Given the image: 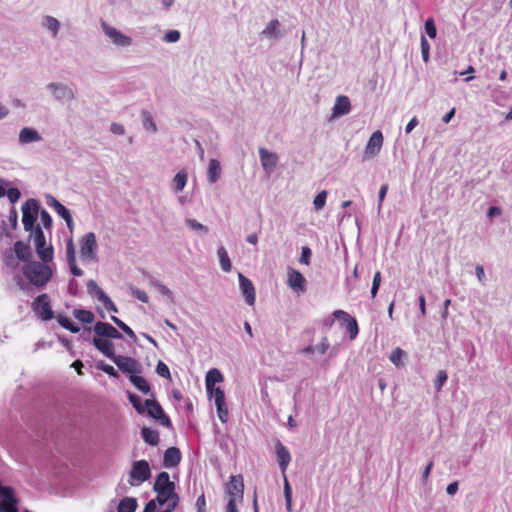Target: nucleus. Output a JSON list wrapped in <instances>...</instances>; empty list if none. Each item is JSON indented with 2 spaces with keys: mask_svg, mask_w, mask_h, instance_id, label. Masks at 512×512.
Here are the masks:
<instances>
[{
  "mask_svg": "<svg viewBox=\"0 0 512 512\" xmlns=\"http://www.w3.org/2000/svg\"><path fill=\"white\" fill-rule=\"evenodd\" d=\"M181 461V452L177 447H169L163 456V466L173 468L179 465Z\"/></svg>",
  "mask_w": 512,
  "mask_h": 512,
  "instance_id": "24",
  "label": "nucleus"
},
{
  "mask_svg": "<svg viewBox=\"0 0 512 512\" xmlns=\"http://www.w3.org/2000/svg\"><path fill=\"white\" fill-rule=\"evenodd\" d=\"M153 491L156 493V501L160 506H178L180 496L176 492V484L170 480L167 472H160L156 476Z\"/></svg>",
  "mask_w": 512,
  "mask_h": 512,
  "instance_id": "1",
  "label": "nucleus"
},
{
  "mask_svg": "<svg viewBox=\"0 0 512 512\" xmlns=\"http://www.w3.org/2000/svg\"><path fill=\"white\" fill-rule=\"evenodd\" d=\"M68 263V266H69V270L71 272L72 275L74 276H77V277H80L83 275V271L82 269H80L77 264H76V260L75 261H72V262H67Z\"/></svg>",
  "mask_w": 512,
  "mask_h": 512,
  "instance_id": "59",
  "label": "nucleus"
},
{
  "mask_svg": "<svg viewBox=\"0 0 512 512\" xmlns=\"http://www.w3.org/2000/svg\"><path fill=\"white\" fill-rule=\"evenodd\" d=\"M448 375L447 372L444 370H439L436 376V379L434 380V388L437 392H440L447 382Z\"/></svg>",
  "mask_w": 512,
  "mask_h": 512,
  "instance_id": "43",
  "label": "nucleus"
},
{
  "mask_svg": "<svg viewBox=\"0 0 512 512\" xmlns=\"http://www.w3.org/2000/svg\"><path fill=\"white\" fill-rule=\"evenodd\" d=\"M66 260L67 262L76 260V250L72 238H70L66 243Z\"/></svg>",
  "mask_w": 512,
  "mask_h": 512,
  "instance_id": "49",
  "label": "nucleus"
},
{
  "mask_svg": "<svg viewBox=\"0 0 512 512\" xmlns=\"http://www.w3.org/2000/svg\"><path fill=\"white\" fill-rule=\"evenodd\" d=\"M130 291H131V294L137 298L138 300H140L141 302L143 303H148L149 302V297L148 295L146 294L145 291L143 290H140L134 286H130L129 287Z\"/></svg>",
  "mask_w": 512,
  "mask_h": 512,
  "instance_id": "51",
  "label": "nucleus"
},
{
  "mask_svg": "<svg viewBox=\"0 0 512 512\" xmlns=\"http://www.w3.org/2000/svg\"><path fill=\"white\" fill-rule=\"evenodd\" d=\"M141 120H142L143 128L146 131H149L151 133L157 132V125L154 121L152 114L149 111L143 110L141 112Z\"/></svg>",
  "mask_w": 512,
  "mask_h": 512,
  "instance_id": "35",
  "label": "nucleus"
},
{
  "mask_svg": "<svg viewBox=\"0 0 512 512\" xmlns=\"http://www.w3.org/2000/svg\"><path fill=\"white\" fill-rule=\"evenodd\" d=\"M382 145H383V134L380 130H377L372 133V135L370 136V138L366 144L365 152H364L365 158L369 159V158L376 156L380 152Z\"/></svg>",
  "mask_w": 512,
  "mask_h": 512,
  "instance_id": "14",
  "label": "nucleus"
},
{
  "mask_svg": "<svg viewBox=\"0 0 512 512\" xmlns=\"http://www.w3.org/2000/svg\"><path fill=\"white\" fill-rule=\"evenodd\" d=\"M151 477V469L148 461H134L129 472L128 482L131 486H139Z\"/></svg>",
  "mask_w": 512,
  "mask_h": 512,
  "instance_id": "6",
  "label": "nucleus"
},
{
  "mask_svg": "<svg viewBox=\"0 0 512 512\" xmlns=\"http://www.w3.org/2000/svg\"><path fill=\"white\" fill-rule=\"evenodd\" d=\"M188 181V173L183 169L176 173L172 180V190L175 193L183 191Z\"/></svg>",
  "mask_w": 512,
  "mask_h": 512,
  "instance_id": "27",
  "label": "nucleus"
},
{
  "mask_svg": "<svg viewBox=\"0 0 512 512\" xmlns=\"http://www.w3.org/2000/svg\"><path fill=\"white\" fill-rule=\"evenodd\" d=\"M14 251L17 258L22 262H31L32 252L28 244L22 241H16L14 244Z\"/></svg>",
  "mask_w": 512,
  "mask_h": 512,
  "instance_id": "26",
  "label": "nucleus"
},
{
  "mask_svg": "<svg viewBox=\"0 0 512 512\" xmlns=\"http://www.w3.org/2000/svg\"><path fill=\"white\" fill-rule=\"evenodd\" d=\"M159 293H161L163 296H166L168 297L170 300H173V293L172 291L167 287L165 286L163 283H161L160 285H158V287L156 288Z\"/></svg>",
  "mask_w": 512,
  "mask_h": 512,
  "instance_id": "63",
  "label": "nucleus"
},
{
  "mask_svg": "<svg viewBox=\"0 0 512 512\" xmlns=\"http://www.w3.org/2000/svg\"><path fill=\"white\" fill-rule=\"evenodd\" d=\"M57 322L64 328L69 330L71 333H78L80 331V327L72 322L67 316L62 314H58Z\"/></svg>",
  "mask_w": 512,
  "mask_h": 512,
  "instance_id": "39",
  "label": "nucleus"
},
{
  "mask_svg": "<svg viewBox=\"0 0 512 512\" xmlns=\"http://www.w3.org/2000/svg\"><path fill=\"white\" fill-rule=\"evenodd\" d=\"M92 344L99 352H101L110 360H113L116 357L114 344L110 341V339H105L96 335L92 339Z\"/></svg>",
  "mask_w": 512,
  "mask_h": 512,
  "instance_id": "18",
  "label": "nucleus"
},
{
  "mask_svg": "<svg viewBox=\"0 0 512 512\" xmlns=\"http://www.w3.org/2000/svg\"><path fill=\"white\" fill-rule=\"evenodd\" d=\"M9 222L11 223V226L13 229H16L18 226V213L15 208H12L9 213Z\"/></svg>",
  "mask_w": 512,
  "mask_h": 512,
  "instance_id": "60",
  "label": "nucleus"
},
{
  "mask_svg": "<svg viewBox=\"0 0 512 512\" xmlns=\"http://www.w3.org/2000/svg\"><path fill=\"white\" fill-rule=\"evenodd\" d=\"M218 418L222 423H226L229 418L228 408L226 406V402L222 404L216 405Z\"/></svg>",
  "mask_w": 512,
  "mask_h": 512,
  "instance_id": "50",
  "label": "nucleus"
},
{
  "mask_svg": "<svg viewBox=\"0 0 512 512\" xmlns=\"http://www.w3.org/2000/svg\"><path fill=\"white\" fill-rule=\"evenodd\" d=\"M48 263L32 261L25 264L22 268L25 278L38 289L44 288L53 277V270Z\"/></svg>",
  "mask_w": 512,
  "mask_h": 512,
  "instance_id": "2",
  "label": "nucleus"
},
{
  "mask_svg": "<svg viewBox=\"0 0 512 512\" xmlns=\"http://www.w3.org/2000/svg\"><path fill=\"white\" fill-rule=\"evenodd\" d=\"M351 111V102L350 99L345 95H340L336 98L332 116L334 118H338L348 114Z\"/></svg>",
  "mask_w": 512,
  "mask_h": 512,
  "instance_id": "23",
  "label": "nucleus"
},
{
  "mask_svg": "<svg viewBox=\"0 0 512 512\" xmlns=\"http://www.w3.org/2000/svg\"><path fill=\"white\" fill-rule=\"evenodd\" d=\"M42 26L51 32L52 37H56L60 29V22L55 17L47 15L43 18Z\"/></svg>",
  "mask_w": 512,
  "mask_h": 512,
  "instance_id": "34",
  "label": "nucleus"
},
{
  "mask_svg": "<svg viewBox=\"0 0 512 512\" xmlns=\"http://www.w3.org/2000/svg\"><path fill=\"white\" fill-rule=\"evenodd\" d=\"M157 505H159L155 499L148 501L142 512H156Z\"/></svg>",
  "mask_w": 512,
  "mask_h": 512,
  "instance_id": "64",
  "label": "nucleus"
},
{
  "mask_svg": "<svg viewBox=\"0 0 512 512\" xmlns=\"http://www.w3.org/2000/svg\"><path fill=\"white\" fill-rule=\"evenodd\" d=\"M80 245V259L84 264L98 262L97 249L98 244L96 241L95 233H86L79 240Z\"/></svg>",
  "mask_w": 512,
  "mask_h": 512,
  "instance_id": "3",
  "label": "nucleus"
},
{
  "mask_svg": "<svg viewBox=\"0 0 512 512\" xmlns=\"http://www.w3.org/2000/svg\"><path fill=\"white\" fill-rule=\"evenodd\" d=\"M332 315L340 321L341 327L348 332L350 340H354L359 333L357 320L344 310H335Z\"/></svg>",
  "mask_w": 512,
  "mask_h": 512,
  "instance_id": "9",
  "label": "nucleus"
},
{
  "mask_svg": "<svg viewBox=\"0 0 512 512\" xmlns=\"http://www.w3.org/2000/svg\"><path fill=\"white\" fill-rule=\"evenodd\" d=\"M306 280L303 275L294 269L288 271V285L295 291H305Z\"/></svg>",
  "mask_w": 512,
  "mask_h": 512,
  "instance_id": "25",
  "label": "nucleus"
},
{
  "mask_svg": "<svg viewBox=\"0 0 512 512\" xmlns=\"http://www.w3.org/2000/svg\"><path fill=\"white\" fill-rule=\"evenodd\" d=\"M46 204L55 210V212L66 222L67 227L72 230L74 221L70 210L61 204L54 196L46 195Z\"/></svg>",
  "mask_w": 512,
  "mask_h": 512,
  "instance_id": "13",
  "label": "nucleus"
},
{
  "mask_svg": "<svg viewBox=\"0 0 512 512\" xmlns=\"http://www.w3.org/2000/svg\"><path fill=\"white\" fill-rule=\"evenodd\" d=\"M404 356L405 352L401 348L397 347L392 351L389 359L396 367H401L403 366L402 358Z\"/></svg>",
  "mask_w": 512,
  "mask_h": 512,
  "instance_id": "42",
  "label": "nucleus"
},
{
  "mask_svg": "<svg viewBox=\"0 0 512 512\" xmlns=\"http://www.w3.org/2000/svg\"><path fill=\"white\" fill-rule=\"evenodd\" d=\"M145 414L158 421L163 427L170 428L172 427V422L170 418L165 414L162 406L155 399H146L145 400Z\"/></svg>",
  "mask_w": 512,
  "mask_h": 512,
  "instance_id": "7",
  "label": "nucleus"
},
{
  "mask_svg": "<svg viewBox=\"0 0 512 512\" xmlns=\"http://www.w3.org/2000/svg\"><path fill=\"white\" fill-rule=\"evenodd\" d=\"M327 194L328 193L326 190H322L314 198L313 205L316 211H320L324 208L326 204Z\"/></svg>",
  "mask_w": 512,
  "mask_h": 512,
  "instance_id": "44",
  "label": "nucleus"
},
{
  "mask_svg": "<svg viewBox=\"0 0 512 512\" xmlns=\"http://www.w3.org/2000/svg\"><path fill=\"white\" fill-rule=\"evenodd\" d=\"M259 157L263 169L266 173L270 174L277 166L278 155L274 152L268 151L265 148H260Z\"/></svg>",
  "mask_w": 512,
  "mask_h": 512,
  "instance_id": "19",
  "label": "nucleus"
},
{
  "mask_svg": "<svg viewBox=\"0 0 512 512\" xmlns=\"http://www.w3.org/2000/svg\"><path fill=\"white\" fill-rule=\"evenodd\" d=\"M239 287L241 290L242 295L245 298V302L252 306L255 304L256 295H255V288L250 279L245 277L243 274L239 273Z\"/></svg>",
  "mask_w": 512,
  "mask_h": 512,
  "instance_id": "17",
  "label": "nucleus"
},
{
  "mask_svg": "<svg viewBox=\"0 0 512 512\" xmlns=\"http://www.w3.org/2000/svg\"><path fill=\"white\" fill-rule=\"evenodd\" d=\"M244 492V483L241 475L231 476V479L227 485V493L229 498L235 497V499H242Z\"/></svg>",
  "mask_w": 512,
  "mask_h": 512,
  "instance_id": "21",
  "label": "nucleus"
},
{
  "mask_svg": "<svg viewBox=\"0 0 512 512\" xmlns=\"http://www.w3.org/2000/svg\"><path fill=\"white\" fill-rule=\"evenodd\" d=\"M102 304L105 306V308L111 312L117 313L118 309L114 302L111 300V298L107 295V297L102 301Z\"/></svg>",
  "mask_w": 512,
  "mask_h": 512,
  "instance_id": "61",
  "label": "nucleus"
},
{
  "mask_svg": "<svg viewBox=\"0 0 512 512\" xmlns=\"http://www.w3.org/2000/svg\"><path fill=\"white\" fill-rule=\"evenodd\" d=\"M47 89L52 92V96L57 101H71L75 98V92L68 85L60 82H51Z\"/></svg>",
  "mask_w": 512,
  "mask_h": 512,
  "instance_id": "12",
  "label": "nucleus"
},
{
  "mask_svg": "<svg viewBox=\"0 0 512 512\" xmlns=\"http://www.w3.org/2000/svg\"><path fill=\"white\" fill-rule=\"evenodd\" d=\"M40 203L36 199H28L22 205V223L26 232H34L39 215Z\"/></svg>",
  "mask_w": 512,
  "mask_h": 512,
  "instance_id": "4",
  "label": "nucleus"
},
{
  "mask_svg": "<svg viewBox=\"0 0 512 512\" xmlns=\"http://www.w3.org/2000/svg\"><path fill=\"white\" fill-rule=\"evenodd\" d=\"M217 255L219 258L221 269L224 272H230L232 269V264L228 255V252L223 246H220L217 250Z\"/></svg>",
  "mask_w": 512,
  "mask_h": 512,
  "instance_id": "36",
  "label": "nucleus"
},
{
  "mask_svg": "<svg viewBox=\"0 0 512 512\" xmlns=\"http://www.w3.org/2000/svg\"><path fill=\"white\" fill-rule=\"evenodd\" d=\"M312 252L311 249L308 246H303L301 248V256H300V263L308 265L310 263Z\"/></svg>",
  "mask_w": 512,
  "mask_h": 512,
  "instance_id": "57",
  "label": "nucleus"
},
{
  "mask_svg": "<svg viewBox=\"0 0 512 512\" xmlns=\"http://www.w3.org/2000/svg\"><path fill=\"white\" fill-rule=\"evenodd\" d=\"M42 136L33 127H24L20 130L18 135V142L20 145H28L35 142L42 141Z\"/></svg>",
  "mask_w": 512,
  "mask_h": 512,
  "instance_id": "20",
  "label": "nucleus"
},
{
  "mask_svg": "<svg viewBox=\"0 0 512 512\" xmlns=\"http://www.w3.org/2000/svg\"><path fill=\"white\" fill-rule=\"evenodd\" d=\"M111 320L125 333L127 334L133 341H136L137 336L134 331L125 324L121 319L116 316H111Z\"/></svg>",
  "mask_w": 512,
  "mask_h": 512,
  "instance_id": "41",
  "label": "nucleus"
},
{
  "mask_svg": "<svg viewBox=\"0 0 512 512\" xmlns=\"http://www.w3.org/2000/svg\"><path fill=\"white\" fill-rule=\"evenodd\" d=\"M5 195H7L9 201L12 203V204H15L21 197V192L18 188L16 187H12V188H9Z\"/></svg>",
  "mask_w": 512,
  "mask_h": 512,
  "instance_id": "53",
  "label": "nucleus"
},
{
  "mask_svg": "<svg viewBox=\"0 0 512 512\" xmlns=\"http://www.w3.org/2000/svg\"><path fill=\"white\" fill-rule=\"evenodd\" d=\"M39 214H40V218H41L43 227L45 229H50L52 227V223H53L52 217L50 216V214L45 209H42V210L39 209Z\"/></svg>",
  "mask_w": 512,
  "mask_h": 512,
  "instance_id": "52",
  "label": "nucleus"
},
{
  "mask_svg": "<svg viewBox=\"0 0 512 512\" xmlns=\"http://www.w3.org/2000/svg\"><path fill=\"white\" fill-rule=\"evenodd\" d=\"M420 45L422 59L425 63H428L430 59V44L424 35L421 36Z\"/></svg>",
  "mask_w": 512,
  "mask_h": 512,
  "instance_id": "45",
  "label": "nucleus"
},
{
  "mask_svg": "<svg viewBox=\"0 0 512 512\" xmlns=\"http://www.w3.org/2000/svg\"><path fill=\"white\" fill-rule=\"evenodd\" d=\"M33 311L44 321L54 318V311L52 310L50 299L47 294H41L32 303Z\"/></svg>",
  "mask_w": 512,
  "mask_h": 512,
  "instance_id": "10",
  "label": "nucleus"
},
{
  "mask_svg": "<svg viewBox=\"0 0 512 512\" xmlns=\"http://www.w3.org/2000/svg\"><path fill=\"white\" fill-rule=\"evenodd\" d=\"M284 497H285L287 509L290 511L291 504H292V489L287 480L286 475H284Z\"/></svg>",
  "mask_w": 512,
  "mask_h": 512,
  "instance_id": "48",
  "label": "nucleus"
},
{
  "mask_svg": "<svg viewBox=\"0 0 512 512\" xmlns=\"http://www.w3.org/2000/svg\"><path fill=\"white\" fill-rule=\"evenodd\" d=\"M156 373L163 377V378H170L171 374H170V370L168 368V366L162 362V361H159L157 363V366H156Z\"/></svg>",
  "mask_w": 512,
  "mask_h": 512,
  "instance_id": "55",
  "label": "nucleus"
},
{
  "mask_svg": "<svg viewBox=\"0 0 512 512\" xmlns=\"http://www.w3.org/2000/svg\"><path fill=\"white\" fill-rule=\"evenodd\" d=\"M221 175V165L217 159H211L208 165L207 178L209 183H216Z\"/></svg>",
  "mask_w": 512,
  "mask_h": 512,
  "instance_id": "28",
  "label": "nucleus"
},
{
  "mask_svg": "<svg viewBox=\"0 0 512 512\" xmlns=\"http://www.w3.org/2000/svg\"><path fill=\"white\" fill-rule=\"evenodd\" d=\"M185 223L187 224V226H189L192 230H195V231H201V232H204L206 233L208 230L207 228L199 223L197 220L195 219H191V218H187L185 220Z\"/></svg>",
  "mask_w": 512,
  "mask_h": 512,
  "instance_id": "54",
  "label": "nucleus"
},
{
  "mask_svg": "<svg viewBox=\"0 0 512 512\" xmlns=\"http://www.w3.org/2000/svg\"><path fill=\"white\" fill-rule=\"evenodd\" d=\"M110 131L115 135H123L125 133V127L119 123H112L110 126Z\"/></svg>",
  "mask_w": 512,
  "mask_h": 512,
  "instance_id": "62",
  "label": "nucleus"
},
{
  "mask_svg": "<svg viewBox=\"0 0 512 512\" xmlns=\"http://www.w3.org/2000/svg\"><path fill=\"white\" fill-rule=\"evenodd\" d=\"M314 347H315V351H317L319 354H325L330 347L328 338L323 337L321 342Z\"/></svg>",
  "mask_w": 512,
  "mask_h": 512,
  "instance_id": "58",
  "label": "nucleus"
},
{
  "mask_svg": "<svg viewBox=\"0 0 512 512\" xmlns=\"http://www.w3.org/2000/svg\"><path fill=\"white\" fill-rule=\"evenodd\" d=\"M31 237H33L36 253L40 260L43 262H52L54 257L53 246L50 243H46L44 232L39 225L36 226Z\"/></svg>",
  "mask_w": 512,
  "mask_h": 512,
  "instance_id": "5",
  "label": "nucleus"
},
{
  "mask_svg": "<svg viewBox=\"0 0 512 512\" xmlns=\"http://www.w3.org/2000/svg\"><path fill=\"white\" fill-rule=\"evenodd\" d=\"M141 435L143 440L151 446H156L159 443V433L156 430L149 427H143L141 429Z\"/></svg>",
  "mask_w": 512,
  "mask_h": 512,
  "instance_id": "33",
  "label": "nucleus"
},
{
  "mask_svg": "<svg viewBox=\"0 0 512 512\" xmlns=\"http://www.w3.org/2000/svg\"><path fill=\"white\" fill-rule=\"evenodd\" d=\"M73 316L80 322L90 324L94 321L93 312L86 309H74Z\"/></svg>",
  "mask_w": 512,
  "mask_h": 512,
  "instance_id": "38",
  "label": "nucleus"
},
{
  "mask_svg": "<svg viewBox=\"0 0 512 512\" xmlns=\"http://www.w3.org/2000/svg\"><path fill=\"white\" fill-rule=\"evenodd\" d=\"M112 361L123 373H130V375H135L142 372V365L132 357L116 355Z\"/></svg>",
  "mask_w": 512,
  "mask_h": 512,
  "instance_id": "11",
  "label": "nucleus"
},
{
  "mask_svg": "<svg viewBox=\"0 0 512 512\" xmlns=\"http://www.w3.org/2000/svg\"><path fill=\"white\" fill-rule=\"evenodd\" d=\"M425 33L431 38L434 39L437 36V28L435 25V21L433 18H428L424 24Z\"/></svg>",
  "mask_w": 512,
  "mask_h": 512,
  "instance_id": "46",
  "label": "nucleus"
},
{
  "mask_svg": "<svg viewBox=\"0 0 512 512\" xmlns=\"http://www.w3.org/2000/svg\"><path fill=\"white\" fill-rule=\"evenodd\" d=\"M223 381V375L217 368L210 369L206 374L205 384L206 391H211L215 384Z\"/></svg>",
  "mask_w": 512,
  "mask_h": 512,
  "instance_id": "30",
  "label": "nucleus"
},
{
  "mask_svg": "<svg viewBox=\"0 0 512 512\" xmlns=\"http://www.w3.org/2000/svg\"><path fill=\"white\" fill-rule=\"evenodd\" d=\"M97 368L103 372H105L107 375H109L110 377L112 378H118L119 377V374L118 372L114 369L113 366L109 365V364H106L105 362L103 361H100L97 363Z\"/></svg>",
  "mask_w": 512,
  "mask_h": 512,
  "instance_id": "47",
  "label": "nucleus"
},
{
  "mask_svg": "<svg viewBox=\"0 0 512 512\" xmlns=\"http://www.w3.org/2000/svg\"><path fill=\"white\" fill-rule=\"evenodd\" d=\"M128 399H129V402L131 403V405L133 406V408L136 410V412L138 414H140V415H144L145 414V412H146L145 402L143 403V401H142L140 396H138L135 393L128 392Z\"/></svg>",
  "mask_w": 512,
  "mask_h": 512,
  "instance_id": "37",
  "label": "nucleus"
},
{
  "mask_svg": "<svg viewBox=\"0 0 512 512\" xmlns=\"http://www.w3.org/2000/svg\"><path fill=\"white\" fill-rule=\"evenodd\" d=\"M138 507L137 499L134 497H125L120 500L117 512H135Z\"/></svg>",
  "mask_w": 512,
  "mask_h": 512,
  "instance_id": "31",
  "label": "nucleus"
},
{
  "mask_svg": "<svg viewBox=\"0 0 512 512\" xmlns=\"http://www.w3.org/2000/svg\"><path fill=\"white\" fill-rule=\"evenodd\" d=\"M276 456L279 463V468L283 475L287 470V467L291 461V455L289 450L281 443V441H277L275 445Z\"/></svg>",
  "mask_w": 512,
  "mask_h": 512,
  "instance_id": "22",
  "label": "nucleus"
},
{
  "mask_svg": "<svg viewBox=\"0 0 512 512\" xmlns=\"http://www.w3.org/2000/svg\"><path fill=\"white\" fill-rule=\"evenodd\" d=\"M181 34L178 30H170L164 35V41L167 43H176L179 41Z\"/></svg>",
  "mask_w": 512,
  "mask_h": 512,
  "instance_id": "56",
  "label": "nucleus"
},
{
  "mask_svg": "<svg viewBox=\"0 0 512 512\" xmlns=\"http://www.w3.org/2000/svg\"><path fill=\"white\" fill-rule=\"evenodd\" d=\"M87 292L91 297L96 298L100 302H102L107 297V294L103 291V289L100 288L96 281L92 279L87 282Z\"/></svg>",
  "mask_w": 512,
  "mask_h": 512,
  "instance_id": "32",
  "label": "nucleus"
},
{
  "mask_svg": "<svg viewBox=\"0 0 512 512\" xmlns=\"http://www.w3.org/2000/svg\"><path fill=\"white\" fill-rule=\"evenodd\" d=\"M101 29L103 33L118 47H129L132 45L133 40L130 36L123 34L120 30L110 26L108 23L102 21Z\"/></svg>",
  "mask_w": 512,
  "mask_h": 512,
  "instance_id": "8",
  "label": "nucleus"
},
{
  "mask_svg": "<svg viewBox=\"0 0 512 512\" xmlns=\"http://www.w3.org/2000/svg\"><path fill=\"white\" fill-rule=\"evenodd\" d=\"M95 335L105 339H121L122 334L111 324L107 322L98 321L93 327Z\"/></svg>",
  "mask_w": 512,
  "mask_h": 512,
  "instance_id": "15",
  "label": "nucleus"
},
{
  "mask_svg": "<svg viewBox=\"0 0 512 512\" xmlns=\"http://www.w3.org/2000/svg\"><path fill=\"white\" fill-rule=\"evenodd\" d=\"M286 32L277 19L269 21L266 27L261 31L260 36L269 40H279L285 36Z\"/></svg>",
  "mask_w": 512,
  "mask_h": 512,
  "instance_id": "16",
  "label": "nucleus"
},
{
  "mask_svg": "<svg viewBox=\"0 0 512 512\" xmlns=\"http://www.w3.org/2000/svg\"><path fill=\"white\" fill-rule=\"evenodd\" d=\"M129 380L136 387V389H138L141 393H143L145 395L151 393V386L144 377H142L138 374H135V375H130Z\"/></svg>",
  "mask_w": 512,
  "mask_h": 512,
  "instance_id": "29",
  "label": "nucleus"
},
{
  "mask_svg": "<svg viewBox=\"0 0 512 512\" xmlns=\"http://www.w3.org/2000/svg\"><path fill=\"white\" fill-rule=\"evenodd\" d=\"M207 394L209 399H214L215 405L225 403V393L220 387H212Z\"/></svg>",
  "mask_w": 512,
  "mask_h": 512,
  "instance_id": "40",
  "label": "nucleus"
}]
</instances>
